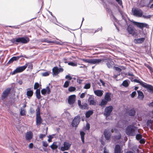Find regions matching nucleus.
Returning <instances> with one entry per match:
<instances>
[{"mask_svg": "<svg viewBox=\"0 0 153 153\" xmlns=\"http://www.w3.org/2000/svg\"><path fill=\"white\" fill-rule=\"evenodd\" d=\"M126 31L128 34L135 37H137L139 33L137 30L131 24L127 25Z\"/></svg>", "mask_w": 153, "mask_h": 153, "instance_id": "obj_1", "label": "nucleus"}, {"mask_svg": "<svg viewBox=\"0 0 153 153\" xmlns=\"http://www.w3.org/2000/svg\"><path fill=\"white\" fill-rule=\"evenodd\" d=\"M10 41L14 44L17 45L19 43L25 44L29 42L30 39L29 38L26 36L13 39Z\"/></svg>", "mask_w": 153, "mask_h": 153, "instance_id": "obj_2", "label": "nucleus"}, {"mask_svg": "<svg viewBox=\"0 0 153 153\" xmlns=\"http://www.w3.org/2000/svg\"><path fill=\"white\" fill-rule=\"evenodd\" d=\"M137 131V128L132 125L128 126L126 128V134L130 136H134L136 134Z\"/></svg>", "mask_w": 153, "mask_h": 153, "instance_id": "obj_3", "label": "nucleus"}, {"mask_svg": "<svg viewBox=\"0 0 153 153\" xmlns=\"http://www.w3.org/2000/svg\"><path fill=\"white\" fill-rule=\"evenodd\" d=\"M132 11L133 15L136 16L140 17L142 16L143 17L146 19L150 18L151 17V16L150 15H149L147 16L143 15V11L140 9L135 8L133 10L132 9Z\"/></svg>", "mask_w": 153, "mask_h": 153, "instance_id": "obj_4", "label": "nucleus"}, {"mask_svg": "<svg viewBox=\"0 0 153 153\" xmlns=\"http://www.w3.org/2000/svg\"><path fill=\"white\" fill-rule=\"evenodd\" d=\"M131 22L134 25L142 30H143L144 27L148 28L149 27L148 25L146 23L138 22L133 20Z\"/></svg>", "mask_w": 153, "mask_h": 153, "instance_id": "obj_5", "label": "nucleus"}, {"mask_svg": "<svg viewBox=\"0 0 153 153\" xmlns=\"http://www.w3.org/2000/svg\"><path fill=\"white\" fill-rule=\"evenodd\" d=\"M36 123L37 126H40L42 122V120L40 116V110L39 107H38L36 110Z\"/></svg>", "mask_w": 153, "mask_h": 153, "instance_id": "obj_6", "label": "nucleus"}, {"mask_svg": "<svg viewBox=\"0 0 153 153\" xmlns=\"http://www.w3.org/2000/svg\"><path fill=\"white\" fill-rule=\"evenodd\" d=\"M27 65L28 64L27 63H26L25 65L23 66H20L17 68L15 70L11 73V75H15L16 74L23 72L26 68Z\"/></svg>", "mask_w": 153, "mask_h": 153, "instance_id": "obj_7", "label": "nucleus"}, {"mask_svg": "<svg viewBox=\"0 0 153 153\" xmlns=\"http://www.w3.org/2000/svg\"><path fill=\"white\" fill-rule=\"evenodd\" d=\"M82 60L86 63H88L92 64H99L101 60L97 59H82Z\"/></svg>", "mask_w": 153, "mask_h": 153, "instance_id": "obj_8", "label": "nucleus"}, {"mask_svg": "<svg viewBox=\"0 0 153 153\" xmlns=\"http://www.w3.org/2000/svg\"><path fill=\"white\" fill-rule=\"evenodd\" d=\"M80 121V116H77L74 117L73 120L71 125L73 127H77Z\"/></svg>", "mask_w": 153, "mask_h": 153, "instance_id": "obj_9", "label": "nucleus"}, {"mask_svg": "<svg viewBox=\"0 0 153 153\" xmlns=\"http://www.w3.org/2000/svg\"><path fill=\"white\" fill-rule=\"evenodd\" d=\"M99 60H101L100 62H106V65L109 68H111L112 67L113 64L114 63L113 61L111 60L109 58L103 59H99Z\"/></svg>", "mask_w": 153, "mask_h": 153, "instance_id": "obj_10", "label": "nucleus"}, {"mask_svg": "<svg viewBox=\"0 0 153 153\" xmlns=\"http://www.w3.org/2000/svg\"><path fill=\"white\" fill-rule=\"evenodd\" d=\"M113 109V107L112 106L110 105L106 107L105 109L104 114L106 117L110 116Z\"/></svg>", "mask_w": 153, "mask_h": 153, "instance_id": "obj_11", "label": "nucleus"}, {"mask_svg": "<svg viewBox=\"0 0 153 153\" xmlns=\"http://www.w3.org/2000/svg\"><path fill=\"white\" fill-rule=\"evenodd\" d=\"M24 57L26 58H27V57L25 55H22L21 54L20 56H13L8 61L7 63V64H10L12 63L14 61H17L21 57Z\"/></svg>", "mask_w": 153, "mask_h": 153, "instance_id": "obj_12", "label": "nucleus"}, {"mask_svg": "<svg viewBox=\"0 0 153 153\" xmlns=\"http://www.w3.org/2000/svg\"><path fill=\"white\" fill-rule=\"evenodd\" d=\"M76 96L75 95H72L68 97V102L70 105H73L76 101Z\"/></svg>", "mask_w": 153, "mask_h": 153, "instance_id": "obj_13", "label": "nucleus"}, {"mask_svg": "<svg viewBox=\"0 0 153 153\" xmlns=\"http://www.w3.org/2000/svg\"><path fill=\"white\" fill-rule=\"evenodd\" d=\"M11 90L10 88H7L3 92L1 95V99L2 100H4L8 96L10 93Z\"/></svg>", "mask_w": 153, "mask_h": 153, "instance_id": "obj_14", "label": "nucleus"}, {"mask_svg": "<svg viewBox=\"0 0 153 153\" xmlns=\"http://www.w3.org/2000/svg\"><path fill=\"white\" fill-rule=\"evenodd\" d=\"M71 145V144L68 142H65L64 143L63 146L60 149L62 151L68 150L70 148Z\"/></svg>", "mask_w": 153, "mask_h": 153, "instance_id": "obj_15", "label": "nucleus"}, {"mask_svg": "<svg viewBox=\"0 0 153 153\" xmlns=\"http://www.w3.org/2000/svg\"><path fill=\"white\" fill-rule=\"evenodd\" d=\"M33 136V133L31 131L27 132L25 134V138L27 140L30 141Z\"/></svg>", "mask_w": 153, "mask_h": 153, "instance_id": "obj_16", "label": "nucleus"}, {"mask_svg": "<svg viewBox=\"0 0 153 153\" xmlns=\"http://www.w3.org/2000/svg\"><path fill=\"white\" fill-rule=\"evenodd\" d=\"M88 100L89 103V105H96V100H95L94 98L91 96L89 97Z\"/></svg>", "mask_w": 153, "mask_h": 153, "instance_id": "obj_17", "label": "nucleus"}, {"mask_svg": "<svg viewBox=\"0 0 153 153\" xmlns=\"http://www.w3.org/2000/svg\"><path fill=\"white\" fill-rule=\"evenodd\" d=\"M143 87L146 88L149 92L153 93V86L145 83Z\"/></svg>", "mask_w": 153, "mask_h": 153, "instance_id": "obj_18", "label": "nucleus"}, {"mask_svg": "<svg viewBox=\"0 0 153 153\" xmlns=\"http://www.w3.org/2000/svg\"><path fill=\"white\" fill-rule=\"evenodd\" d=\"M145 38H141L139 39H135L133 40V42L135 44L142 43L145 40Z\"/></svg>", "mask_w": 153, "mask_h": 153, "instance_id": "obj_19", "label": "nucleus"}, {"mask_svg": "<svg viewBox=\"0 0 153 153\" xmlns=\"http://www.w3.org/2000/svg\"><path fill=\"white\" fill-rule=\"evenodd\" d=\"M27 96L28 98H30L33 95V90H31V88H27Z\"/></svg>", "mask_w": 153, "mask_h": 153, "instance_id": "obj_20", "label": "nucleus"}, {"mask_svg": "<svg viewBox=\"0 0 153 153\" xmlns=\"http://www.w3.org/2000/svg\"><path fill=\"white\" fill-rule=\"evenodd\" d=\"M121 150V147L119 145H116L114 148V153H122Z\"/></svg>", "mask_w": 153, "mask_h": 153, "instance_id": "obj_21", "label": "nucleus"}, {"mask_svg": "<svg viewBox=\"0 0 153 153\" xmlns=\"http://www.w3.org/2000/svg\"><path fill=\"white\" fill-rule=\"evenodd\" d=\"M105 137L106 139L108 140L110 139L111 137V134L108 129H105L104 132Z\"/></svg>", "mask_w": 153, "mask_h": 153, "instance_id": "obj_22", "label": "nucleus"}, {"mask_svg": "<svg viewBox=\"0 0 153 153\" xmlns=\"http://www.w3.org/2000/svg\"><path fill=\"white\" fill-rule=\"evenodd\" d=\"M111 94L110 92H107L105 93L104 96V99L108 102L111 101Z\"/></svg>", "mask_w": 153, "mask_h": 153, "instance_id": "obj_23", "label": "nucleus"}, {"mask_svg": "<svg viewBox=\"0 0 153 153\" xmlns=\"http://www.w3.org/2000/svg\"><path fill=\"white\" fill-rule=\"evenodd\" d=\"M94 92L95 94L97 96L100 97L102 95L103 91L102 90H97L94 91Z\"/></svg>", "mask_w": 153, "mask_h": 153, "instance_id": "obj_24", "label": "nucleus"}, {"mask_svg": "<svg viewBox=\"0 0 153 153\" xmlns=\"http://www.w3.org/2000/svg\"><path fill=\"white\" fill-rule=\"evenodd\" d=\"M41 41L42 42H45L47 43H56V41H51L48 40L47 38H45L42 39Z\"/></svg>", "mask_w": 153, "mask_h": 153, "instance_id": "obj_25", "label": "nucleus"}, {"mask_svg": "<svg viewBox=\"0 0 153 153\" xmlns=\"http://www.w3.org/2000/svg\"><path fill=\"white\" fill-rule=\"evenodd\" d=\"M53 75H56L59 73V68L56 66L53 68L52 69Z\"/></svg>", "mask_w": 153, "mask_h": 153, "instance_id": "obj_26", "label": "nucleus"}, {"mask_svg": "<svg viewBox=\"0 0 153 153\" xmlns=\"http://www.w3.org/2000/svg\"><path fill=\"white\" fill-rule=\"evenodd\" d=\"M36 97L38 100L40 99L41 97L40 94V89H37L35 92Z\"/></svg>", "mask_w": 153, "mask_h": 153, "instance_id": "obj_27", "label": "nucleus"}, {"mask_svg": "<svg viewBox=\"0 0 153 153\" xmlns=\"http://www.w3.org/2000/svg\"><path fill=\"white\" fill-rule=\"evenodd\" d=\"M137 92L138 94V98L141 100H143L144 98V96L143 93L141 91H137Z\"/></svg>", "mask_w": 153, "mask_h": 153, "instance_id": "obj_28", "label": "nucleus"}, {"mask_svg": "<svg viewBox=\"0 0 153 153\" xmlns=\"http://www.w3.org/2000/svg\"><path fill=\"white\" fill-rule=\"evenodd\" d=\"M128 115L130 116H134L136 112L134 109L132 108L128 112Z\"/></svg>", "mask_w": 153, "mask_h": 153, "instance_id": "obj_29", "label": "nucleus"}, {"mask_svg": "<svg viewBox=\"0 0 153 153\" xmlns=\"http://www.w3.org/2000/svg\"><path fill=\"white\" fill-rule=\"evenodd\" d=\"M80 108L82 109H89V106L87 103H84L82 104Z\"/></svg>", "mask_w": 153, "mask_h": 153, "instance_id": "obj_30", "label": "nucleus"}, {"mask_svg": "<svg viewBox=\"0 0 153 153\" xmlns=\"http://www.w3.org/2000/svg\"><path fill=\"white\" fill-rule=\"evenodd\" d=\"M93 113V111L92 110H89L87 111L85 114L86 117L87 118H89Z\"/></svg>", "mask_w": 153, "mask_h": 153, "instance_id": "obj_31", "label": "nucleus"}, {"mask_svg": "<svg viewBox=\"0 0 153 153\" xmlns=\"http://www.w3.org/2000/svg\"><path fill=\"white\" fill-rule=\"evenodd\" d=\"M85 134V132L83 131H81L80 132V135L81 136L82 141L83 143H85L84 142V136Z\"/></svg>", "mask_w": 153, "mask_h": 153, "instance_id": "obj_32", "label": "nucleus"}, {"mask_svg": "<svg viewBox=\"0 0 153 153\" xmlns=\"http://www.w3.org/2000/svg\"><path fill=\"white\" fill-rule=\"evenodd\" d=\"M153 125V120H149L147 122V125L148 126L151 127Z\"/></svg>", "mask_w": 153, "mask_h": 153, "instance_id": "obj_33", "label": "nucleus"}, {"mask_svg": "<svg viewBox=\"0 0 153 153\" xmlns=\"http://www.w3.org/2000/svg\"><path fill=\"white\" fill-rule=\"evenodd\" d=\"M134 81L135 82L139 83L140 84V85L142 86L143 87V86L145 84V82H144L141 81H140L139 80L136 79H134Z\"/></svg>", "mask_w": 153, "mask_h": 153, "instance_id": "obj_34", "label": "nucleus"}, {"mask_svg": "<svg viewBox=\"0 0 153 153\" xmlns=\"http://www.w3.org/2000/svg\"><path fill=\"white\" fill-rule=\"evenodd\" d=\"M108 102V101H106L104 99H102L101 100L100 105L101 106H104L107 105Z\"/></svg>", "mask_w": 153, "mask_h": 153, "instance_id": "obj_35", "label": "nucleus"}, {"mask_svg": "<svg viewBox=\"0 0 153 153\" xmlns=\"http://www.w3.org/2000/svg\"><path fill=\"white\" fill-rule=\"evenodd\" d=\"M122 85L125 87H127L128 86L129 84L127 80L124 81L122 84Z\"/></svg>", "mask_w": 153, "mask_h": 153, "instance_id": "obj_36", "label": "nucleus"}, {"mask_svg": "<svg viewBox=\"0 0 153 153\" xmlns=\"http://www.w3.org/2000/svg\"><path fill=\"white\" fill-rule=\"evenodd\" d=\"M20 114L21 116H24L25 115V111L22 108L20 109Z\"/></svg>", "mask_w": 153, "mask_h": 153, "instance_id": "obj_37", "label": "nucleus"}, {"mask_svg": "<svg viewBox=\"0 0 153 153\" xmlns=\"http://www.w3.org/2000/svg\"><path fill=\"white\" fill-rule=\"evenodd\" d=\"M47 134V130L46 131V133L45 134H40L39 136V138L42 139V140H43V138L45 137Z\"/></svg>", "mask_w": 153, "mask_h": 153, "instance_id": "obj_38", "label": "nucleus"}, {"mask_svg": "<svg viewBox=\"0 0 153 153\" xmlns=\"http://www.w3.org/2000/svg\"><path fill=\"white\" fill-rule=\"evenodd\" d=\"M51 73L50 71H48L46 72L43 73L42 74V75L43 76H49Z\"/></svg>", "mask_w": 153, "mask_h": 153, "instance_id": "obj_39", "label": "nucleus"}, {"mask_svg": "<svg viewBox=\"0 0 153 153\" xmlns=\"http://www.w3.org/2000/svg\"><path fill=\"white\" fill-rule=\"evenodd\" d=\"M53 143L50 146V147L53 149L55 150L57 149L58 148V146L56 144H54Z\"/></svg>", "mask_w": 153, "mask_h": 153, "instance_id": "obj_40", "label": "nucleus"}, {"mask_svg": "<svg viewBox=\"0 0 153 153\" xmlns=\"http://www.w3.org/2000/svg\"><path fill=\"white\" fill-rule=\"evenodd\" d=\"M142 135L140 134H137L136 135V138L137 140H139L142 138Z\"/></svg>", "mask_w": 153, "mask_h": 153, "instance_id": "obj_41", "label": "nucleus"}, {"mask_svg": "<svg viewBox=\"0 0 153 153\" xmlns=\"http://www.w3.org/2000/svg\"><path fill=\"white\" fill-rule=\"evenodd\" d=\"M39 85L38 82H35L34 85V89L36 90L37 89H38V88L39 87Z\"/></svg>", "mask_w": 153, "mask_h": 153, "instance_id": "obj_42", "label": "nucleus"}, {"mask_svg": "<svg viewBox=\"0 0 153 153\" xmlns=\"http://www.w3.org/2000/svg\"><path fill=\"white\" fill-rule=\"evenodd\" d=\"M68 64L69 65H71L72 66H76L77 65V64L76 62L74 63L72 62H68Z\"/></svg>", "mask_w": 153, "mask_h": 153, "instance_id": "obj_43", "label": "nucleus"}, {"mask_svg": "<svg viewBox=\"0 0 153 153\" xmlns=\"http://www.w3.org/2000/svg\"><path fill=\"white\" fill-rule=\"evenodd\" d=\"M91 85L90 83L86 84L84 87V88L85 89H88L91 87Z\"/></svg>", "mask_w": 153, "mask_h": 153, "instance_id": "obj_44", "label": "nucleus"}, {"mask_svg": "<svg viewBox=\"0 0 153 153\" xmlns=\"http://www.w3.org/2000/svg\"><path fill=\"white\" fill-rule=\"evenodd\" d=\"M69 82H70L68 81H66L64 84L63 87L65 88H67L69 85Z\"/></svg>", "mask_w": 153, "mask_h": 153, "instance_id": "obj_45", "label": "nucleus"}, {"mask_svg": "<svg viewBox=\"0 0 153 153\" xmlns=\"http://www.w3.org/2000/svg\"><path fill=\"white\" fill-rule=\"evenodd\" d=\"M114 139L116 140H119L121 139V135L120 134L117 135H116L114 136Z\"/></svg>", "mask_w": 153, "mask_h": 153, "instance_id": "obj_46", "label": "nucleus"}, {"mask_svg": "<svg viewBox=\"0 0 153 153\" xmlns=\"http://www.w3.org/2000/svg\"><path fill=\"white\" fill-rule=\"evenodd\" d=\"M76 90V88L74 87H70L68 88V91L70 92H72Z\"/></svg>", "mask_w": 153, "mask_h": 153, "instance_id": "obj_47", "label": "nucleus"}, {"mask_svg": "<svg viewBox=\"0 0 153 153\" xmlns=\"http://www.w3.org/2000/svg\"><path fill=\"white\" fill-rule=\"evenodd\" d=\"M45 89L46 91V93H47V94H49L51 92V91L49 86H47L46 87V88Z\"/></svg>", "mask_w": 153, "mask_h": 153, "instance_id": "obj_48", "label": "nucleus"}, {"mask_svg": "<svg viewBox=\"0 0 153 153\" xmlns=\"http://www.w3.org/2000/svg\"><path fill=\"white\" fill-rule=\"evenodd\" d=\"M146 67L149 69L151 73H152L153 72V69L152 67L150 66L149 65H147Z\"/></svg>", "mask_w": 153, "mask_h": 153, "instance_id": "obj_49", "label": "nucleus"}, {"mask_svg": "<svg viewBox=\"0 0 153 153\" xmlns=\"http://www.w3.org/2000/svg\"><path fill=\"white\" fill-rule=\"evenodd\" d=\"M65 79H68L69 80H71L72 79V77L69 75H67L65 77Z\"/></svg>", "mask_w": 153, "mask_h": 153, "instance_id": "obj_50", "label": "nucleus"}, {"mask_svg": "<svg viewBox=\"0 0 153 153\" xmlns=\"http://www.w3.org/2000/svg\"><path fill=\"white\" fill-rule=\"evenodd\" d=\"M114 68L115 70L119 72H120L122 71V69L118 67L114 66Z\"/></svg>", "mask_w": 153, "mask_h": 153, "instance_id": "obj_51", "label": "nucleus"}, {"mask_svg": "<svg viewBox=\"0 0 153 153\" xmlns=\"http://www.w3.org/2000/svg\"><path fill=\"white\" fill-rule=\"evenodd\" d=\"M41 92L42 94L45 95L46 93V91L45 89L44 88L42 89L41 91Z\"/></svg>", "mask_w": 153, "mask_h": 153, "instance_id": "obj_52", "label": "nucleus"}, {"mask_svg": "<svg viewBox=\"0 0 153 153\" xmlns=\"http://www.w3.org/2000/svg\"><path fill=\"white\" fill-rule=\"evenodd\" d=\"M139 142L140 144H144L145 143V139L144 138L141 139L140 140Z\"/></svg>", "mask_w": 153, "mask_h": 153, "instance_id": "obj_53", "label": "nucleus"}, {"mask_svg": "<svg viewBox=\"0 0 153 153\" xmlns=\"http://www.w3.org/2000/svg\"><path fill=\"white\" fill-rule=\"evenodd\" d=\"M42 143L43 146L45 147H47L48 146V144L46 141H43Z\"/></svg>", "mask_w": 153, "mask_h": 153, "instance_id": "obj_54", "label": "nucleus"}, {"mask_svg": "<svg viewBox=\"0 0 153 153\" xmlns=\"http://www.w3.org/2000/svg\"><path fill=\"white\" fill-rule=\"evenodd\" d=\"M30 114H32L35 112L34 110L32 108H30Z\"/></svg>", "mask_w": 153, "mask_h": 153, "instance_id": "obj_55", "label": "nucleus"}, {"mask_svg": "<svg viewBox=\"0 0 153 153\" xmlns=\"http://www.w3.org/2000/svg\"><path fill=\"white\" fill-rule=\"evenodd\" d=\"M136 94V91H134L132 92L131 94V97L132 98H133L134 97L135 95Z\"/></svg>", "mask_w": 153, "mask_h": 153, "instance_id": "obj_56", "label": "nucleus"}, {"mask_svg": "<svg viewBox=\"0 0 153 153\" xmlns=\"http://www.w3.org/2000/svg\"><path fill=\"white\" fill-rule=\"evenodd\" d=\"M49 139H48V141L49 142H52V139L53 138V137L51 136L50 135L48 136Z\"/></svg>", "mask_w": 153, "mask_h": 153, "instance_id": "obj_57", "label": "nucleus"}, {"mask_svg": "<svg viewBox=\"0 0 153 153\" xmlns=\"http://www.w3.org/2000/svg\"><path fill=\"white\" fill-rule=\"evenodd\" d=\"M90 128V126L89 124L88 123L86 125V129L87 130H89Z\"/></svg>", "mask_w": 153, "mask_h": 153, "instance_id": "obj_58", "label": "nucleus"}, {"mask_svg": "<svg viewBox=\"0 0 153 153\" xmlns=\"http://www.w3.org/2000/svg\"><path fill=\"white\" fill-rule=\"evenodd\" d=\"M100 82L102 83V85L103 86H105V83L102 79H100Z\"/></svg>", "mask_w": 153, "mask_h": 153, "instance_id": "obj_59", "label": "nucleus"}, {"mask_svg": "<svg viewBox=\"0 0 153 153\" xmlns=\"http://www.w3.org/2000/svg\"><path fill=\"white\" fill-rule=\"evenodd\" d=\"M85 96V93H82L81 94L80 96V97L81 98H84Z\"/></svg>", "mask_w": 153, "mask_h": 153, "instance_id": "obj_60", "label": "nucleus"}, {"mask_svg": "<svg viewBox=\"0 0 153 153\" xmlns=\"http://www.w3.org/2000/svg\"><path fill=\"white\" fill-rule=\"evenodd\" d=\"M78 104L79 107L80 108L82 105L81 104V101L80 100H78Z\"/></svg>", "mask_w": 153, "mask_h": 153, "instance_id": "obj_61", "label": "nucleus"}, {"mask_svg": "<svg viewBox=\"0 0 153 153\" xmlns=\"http://www.w3.org/2000/svg\"><path fill=\"white\" fill-rule=\"evenodd\" d=\"M102 30V27H101L100 28H98L97 30H96L95 32V33H96V32H97L99 31H101Z\"/></svg>", "mask_w": 153, "mask_h": 153, "instance_id": "obj_62", "label": "nucleus"}, {"mask_svg": "<svg viewBox=\"0 0 153 153\" xmlns=\"http://www.w3.org/2000/svg\"><path fill=\"white\" fill-rule=\"evenodd\" d=\"M33 146V144L32 143H30L29 145V147L30 148H32Z\"/></svg>", "mask_w": 153, "mask_h": 153, "instance_id": "obj_63", "label": "nucleus"}, {"mask_svg": "<svg viewBox=\"0 0 153 153\" xmlns=\"http://www.w3.org/2000/svg\"><path fill=\"white\" fill-rule=\"evenodd\" d=\"M59 73L60 72H62L63 71V68H59Z\"/></svg>", "mask_w": 153, "mask_h": 153, "instance_id": "obj_64", "label": "nucleus"}]
</instances>
